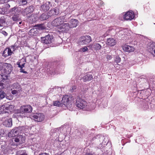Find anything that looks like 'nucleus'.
Returning a JSON list of instances; mask_svg holds the SVG:
<instances>
[{
    "label": "nucleus",
    "instance_id": "nucleus-22",
    "mask_svg": "<svg viewBox=\"0 0 155 155\" xmlns=\"http://www.w3.org/2000/svg\"><path fill=\"white\" fill-rule=\"evenodd\" d=\"M25 138L24 137L21 135H20L14 138V141L16 142H20V143H21L25 141Z\"/></svg>",
    "mask_w": 155,
    "mask_h": 155
},
{
    "label": "nucleus",
    "instance_id": "nucleus-33",
    "mask_svg": "<svg viewBox=\"0 0 155 155\" xmlns=\"http://www.w3.org/2000/svg\"><path fill=\"white\" fill-rule=\"evenodd\" d=\"M53 12L54 14L55 15H58L59 13V10L58 8H55L54 9H52Z\"/></svg>",
    "mask_w": 155,
    "mask_h": 155
},
{
    "label": "nucleus",
    "instance_id": "nucleus-28",
    "mask_svg": "<svg viewBox=\"0 0 155 155\" xmlns=\"http://www.w3.org/2000/svg\"><path fill=\"white\" fill-rule=\"evenodd\" d=\"M5 105L0 106V114L5 113Z\"/></svg>",
    "mask_w": 155,
    "mask_h": 155
},
{
    "label": "nucleus",
    "instance_id": "nucleus-21",
    "mask_svg": "<svg viewBox=\"0 0 155 155\" xmlns=\"http://www.w3.org/2000/svg\"><path fill=\"white\" fill-rule=\"evenodd\" d=\"M11 87V90L13 89H15L18 91H21V87L20 85L18 83H14L12 84Z\"/></svg>",
    "mask_w": 155,
    "mask_h": 155
},
{
    "label": "nucleus",
    "instance_id": "nucleus-48",
    "mask_svg": "<svg viewBox=\"0 0 155 155\" xmlns=\"http://www.w3.org/2000/svg\"><path fill=\"white\" fill-rule=\"evenodd\" d=\"M2 33L4 35H5V36L7 35H8L6 31H2Z\"/></svg>",
    "mask_w": 155,
    "mask_h": 155
},
{
    "label": "nucleus",
    "instance_id": "nucleus-9",
    "mask_svg": "<svg viewBox=\"0 0 155 155\" xmlns=\"http://www.w3.org/2000/svg\"><path fill=\"white\" fill-rule=\"evenodd\" d=\"M41 40L42 42L46 44H48L52 42L53 38L52 36L48 35L45 37H41Z\"/></svg>",
    "mask_w": 155,
    "mask_h": 155
},
{
    "label": "nucleus",
    "instance_id": "nucleus-47",
    "mask_svg": "<svg viewBox=\"0 0 155 155\" xmlns=\"http://www.w3.org/2000/svg\"><path fill=\"white\" fill-rule=\"evenodd\" d=\"M112 58L111 56L110 55H106V58L108 60H110Z\"/></svg>",
    "mask_w": 155,
    "mask_h": 155
},
{
    "label": "nucleus",
    "instance_id": "nucleus-20",
    "mask_svg": "<svg viewBox=\"0 0 155 155\" xmlns=\"http://www.w3.org/2000/svg\"><path fill=\"white\" fill-rule=\"evenodd\" d=\"M116 44V40L112 38H110L107 39V44L110 46H112Z\"/></svg>",
    "mask_w": 155,
    "mask_h": 155
},
{
    "label": "nucleus",
    "instance_id": "nucleus-35",
    "mask_svg": "<svg viewBox=\"0 0 155 155\" xmlns=\"http://www.w3.org/2000/svg\"><path fill=\"white\" fill-rule=\"evenodd\" d=\"M27 0H20L19 4L20 5H25L27 3Z\"/></svg>",
    "mask_w": 155,
    "mask_h": 155
},
{
    "label": "nucleus",
    "instance_id": "nucleus-24",
    "mask_svg": "<svg viewBox=\"0 0 155 155\" xmlns=\"http://www.w3.org/2000/svg\"><path fill=\"white\" fill-rule=\"evenodd\" d=\"M93 76L92 75L87 74L85 75L83 78V79L84 81H89L92 79Z\"/></svg>",
    "mask_w": 155,
    "mask_h": 155
},
{
    "label": "nucleus",
    "instance_id": "nucleus-6",
    "mask_svg": "<svg viewBox=\"0 0 155 155\" xmlns=\"http://www.w3.org/2000/svg\"><path fill=\"white\" fill-rule=\"evenodd\" d=\"M91 41V37L89 35L83 36L81 37L79 44L80 45H87Z\"/></svg>",
    "mask_w": 155,
    "mask_h": 155
},
{
    "label": "nucleus",
    "instance_id": "nucleus-8",
    "mask_svg": "<svg viewBox=\"0 0 155 155\" xmlns=\"http://www.w3.org/2000/svg\"><path fill=\"white\" fill-rule=\"evenodd\" d=\"M33 119L38 122H41L43 121L44 119V115L41 113H37L32 116Z\"/></svg>",
    "mask_w": 155,
    "mask_h": 155
},
{
    "label": "nucleus",
    "instance_id": "nucleus-50",
    "mask_svg": "<svg viewBox=\"0 0 155 155\" xmlns=\"http://www.w3.org/2000/svg\"><path fill=\"white\" fill-rule=\"evenodd\" d=\"M20 71L24 73H27V72L26 71H25L22 68L20 69Z\"/></svg>",
    "mask_w": 155,
    "mask_h": 155
},
{
    "label": "nucleus",
    "instance_id": "nucleus-34",
    "mask_svg": "<svg viewBox=\"0 0 155 155\" xmlns=\"http://www.w3.org/2000/svg\"><path fill=\"white\" fill-rule=\"evenodd\" d=\"M21 61L17 63V64L18 65V67L20 68H23L24 67L25 63H24L22 64L21 63V61Z\"/></svg>",
    "mask_w": 155,
    "mask_h": 155
},
{
    "label": "nucleus",
    "instance_id": "nucleus-45",
    "mask_svg": "<svg viewBox=\"0 0 155 155\" xmlns=\"http://www.w3.org/2000/svg\"><path fill=\"white\" fill-rule=\"evenodd\" d=\"M88 49L87 47H84L81 48V50L83 52H85L88 50Z\"/></svg>",
    "mask_w": 155,
    "mask_h": 155
},
{
    "label": "nucleus",
    "instance_id": "nucleus-3",
    "mask_svg": "<svg viewBox=\"0 0 155 155\" xmlns=\"http://www.w3.org/2000/svg\"><path fill=\"white\" fill-rule=\"evenodd\" d=\"M65 18V16L57 18L52 21L51 25L53 26H58L62 24L63 22L67 21V20Z\"/></svg>",
    "mask_w": 155,
    "mask_h": 155
},
{
    "label": "nucleus",
    "instance_id": "nucleus-17",
    "mask_svg": "<svg viewBox=\"0 0 155 155\" xmlns=\"http://www.w3.org/2000/svg\"><path fill=\"white\" fill-rule=\"evenodd\" d=\"M123 50L128 52H132L134 51L135 48L133 46L127 45H124L123 47Z\"/></svg>",
    "mask_w": 155,
    "mask_h": 155
},
{
    "label": "nucleus",
    "instance_id": "nucleus-51",
    "mask_svg": "<svg viewBox=\"0 0 155 155\" xmlns=\"http://www.w3.org/2000/svg\"><path fill=\"white\" fill-rule=\"evenodd\" d=\"M109 33V32L107 31L106 33L104 35V37H105L106 36H107L108 35Z\"/></svg>",
    "mask_w": 155,
    "mask_h": 155
},
{
    "label": "nucleus",
    "instance_id": "nucleus-38",
    "mask_svg": "<svg viewBox=\"0 0 155 155\" xmlns=\"http://www.w3.org/2000/svg\"><path fill=\"white\" fill-rule=\"evenodd\" d=\"M2 55L5 57L9 56L8 54V51H7V49H6L3 51Z\"/></svg>",
    "mask_w": 155,
    "mask_h": 155
},
{
    "label": "nucleus",
    "instance_id": "nucleus-15",
    "mask_svg": "<svg viewBox=\"0 0 155 155\" xmlns=\"http://www.w3.org/2000/svg\"><path fill=\"white\" fill-rule=\"evenodd\" d=\"M3 124L7 127H11L12 125V119L11 118L6 119L3 122Z\"/></svg>",
    "mask_w": 155,
    "mask_h": 155
},
{
    "label": "nucleus",
    "instance_id": "nucleus-31",
    "mask_svg": "<svg viewBox=\"0 0 155 155\" xmlns=\"http://www.w3.org/2000/svg\"><path fill=\"white\" fill-rule=\"evenodd\" d=\"M18 128L17 130H18V132L19 133H21L23 131L25 128L24 126H20L18 127H16Z\"/></svg>",
    "mask_w": 155,
    "mask_h": 155
},
{
    "label": "nucleus",
    "instance_id": "nucleus-5",
    "mask_svg": "<svg viewBox=\"0 0 155 155\" xmlns=\"http://www.w3.org/2000/svg\"><path fill=\"white\" fill-rule=\"evenodd\" d=\"M76 106L81 109L84 108L87 105L86 101L79 97L77 98L75 104Z\"/></svg>",
    "mask_w": 155,
    "mask_h": 155
},
{
    "label": "nucleus",
    "instance_id": "nucleus-55",
    "mask_svg": "<svg viewBox=\"0 0 155 155\" xmlns=\"http://www.w3.org/2000/svg\"><path fill=\"white\" fill-rule=\"evenodd\" d=\"M3 83L2 82L0 83V86H3Z\"/></svg>",
    "mask_w": 155,
    "mask_h": 155
},
{
    "label": "nucleus",
    "instance_id": "nucleus-19",
    "mask_svg": "<svg viewBox=\"0 0 155 155\" xmlns=\"http://www.w3.org/2000/svg\"><path fill=\"white\" fill-rule=\"evenodd\" d=\"M5 113H9L13 110L14 107L13 105L5 104Z\"/></svg>",
    "mask_w": 155,
    "mask_h": 155
},
{
    "label": "nucleus",
    "instance_id": "nucleus-13",
    "mask_svg": "<svg viewBox=\"0 0 155 155\" xmlns=\"http://www.w3.org/2000/svg\"><path fill=\"white\" fill-rule=\"evenodd\" d=\"M78 21L75 19H72L70 21L69 26L71 28H76L78 24Z\"/></svg>",
    "mask_w": 155,
    "mask_h": 155
},
{
    "label": "nucleus",
    "instance_id": "nucleus-40",
    "mask_svg": "<svg viewBox=\"0 0 155 155\" xmlns=\"http://www.w3.org/2000/svg\"><path fill=\"white\" fill-rule=\"evenodd\" d=\"M103 137H102V135H97L96 136L94 137L93 138V140H94L96 139H100L101 138H102Z\"/></svg>",
    "mask_w": 155,
    "mask_h": 155
},
{
    "label": "nucleus",
    "instance_id": "nucleus-32",
    "mask_svg": "<svg viewBox=\"0 0 155 155\" xmlns=\"http://www.w3.org/2000/svg\"><path fill=\"white\" fill-rule=\"evenodd\" d=\"M12 19L14 21H18L19 19V15H12Z\"/></svg>",
    "mask_w": 155,
    "mask_h": 155
},
{
    "label": "nucleus",
    "instance_id": "nucleus-23",
    "mask_svg": "<svg viewBox=\"0 0 155 155\" xmlns=\"http://www.w3.org/2000/svg\"><path fill=\"white\" fill-rule=\"evenodd\" d=\"M38 31L36 28H33L31 29L28 32V34L30 36L35 35Z\"/></svg>",
    "mask_w": 155,
    "mask_h": 155
},
{
    "label": "nucleus",
    "instance_id": "nucleus-44",
    "mask_svg": "<svg viewBox=\"0 0 155 155\" xmlns=\"http://www.w3.org/2000/svg\"><path fill=\"white\" fill-rule=\"evenodd\" d=\"M127 31L126 29H124L123 30H122L121 31H120L119 32L121 34H123L126 31Z\"/></svg>",
    "mask_w": 155,
    "mask_h": 155
},
{
    "label": "nucleus",
    "instance_id": "nucleus-7",
    "mask_svg": "<svg viewBox=\"0 0 155 155\" xmlns=\"http://www.w3.org/2000/svg\"><path fill=\"white\" fill-rule=\"evenodd\" d=\"M32 110V107L30 105H24L20 108V111L22 114L31 112Z\"/></svg>",
    "mask_w": 155,
    "mask_h": 155
},
{
    "label": "nucleus",
    "instance_id": "nucleus-29",
    "mask_svg": "<svg viewBox=\"0 0 155 155\" xmlns=\"http://www.w3.org/2000/svg\"><path fill=\"white\" fill-rule=\"evenodd\" d=\"M53 105L54 106L59 107L61 106L62 103L59 101H53Z\"/></svg>",
    "mask_w": 155,
    "mask_h": 155
},
{
    "label": "nucleus",
    "instance_id": "nucleus-42",
    "mask_svg": "<svg viewBox=\"0 0 155 155\" xmlns=\"http://www.w3.org/2000/svg\"><path fill=\"white\" fill-rule=\"evenodd\" d=\"M5 13V10L4 8H0V14H4Z\"/></svg>",
    "mask_w": 155,
    "mask_h": 155
},
{
    "label": "nucleus",
    "instance_id": "nucleus-46",
    "mask_svg": "<svg viewBox=\"0 0 155 155\" xmlns=\"http://www.w3.org/2000/svg\"><path fill=\"white\" fill-rule=\"evenodd\" d=\"M19 26L21 28L22 27L21 26H23L24 24V23L22 21H20L18 23Z\"/></svg>",
    "mask_w": 155,
    "mask_h": 155
},
{
    "label": "nucleus",
    "instance_id": "nucleus-14",
    "mask_svg": "<svg viewBox=\"0 0 155 155\" xmlns=\"http://www.w3.org/2000/svg\"><path fill=\"white\" fill-rule=\"evenodd\" d=\"M148 51L155 57V43H152L148 47Z\"/></svg>",
    "mask_w": 155,
    "mask_h": 155
},
{
    "label": "nucleus",
    "instance_id": "nucleus-11",
    "mask_svg": "<svg viewBox=\"0 0 155 155\" xmlns=\"http://www.w3.org/2000/svg\"><path fill=\"white\" fill-rule=\"evenodd\" d=\"M71 28L69 25V24L68 23H64L59 27V29L62 31L64 32H67Z\"/></svg>",
    "mask_w": 155,
    "mask_h": 155
},
{
    "label": "nucleus",
    "instance_id": "nucleus-52",
    "mask_svg": "<svg viewBox=\"0 0 155 155\" xmlns=\"http://www.w3.org/2000/svg\"><path fill=\"white\" fill-rule=\"evenodd\" d=\"M76 86H74V87H72V88L71 90V91H73L76 89Z\"/></svg>",
    "mask_w": 155,
    "mask_h": 155
},
{
    "label": "nucleus",
    "instance_id": "nucleus-43",
    "mask_svg": "<svg viewBox=\"0 0 155 155\" xmlns=\"http://www.w3.org/2000/svg\"><path fill=\"white\" fill-rule=\"evenodd\" d=\"M6 49L8 51V55H11L12 53L11 50L10 48H6Z\"/></svg>",
    "mask_w": 155,
    "mask_h": 155
},
{
    "label": "nucleus",
    "instance_id": "nucleus-16",
    "mask_svg": "<svg viewBox=\"0 0 155 155\" xmlns=\"http://www.w3.org/2000/svg\"><path fill=\"white\" fill-rule=\"evenodd\" d=\"M50 3V2H48L44 4L41 7V10L43 12H46L50 8L49 5Z\"/></svg>",
    "mask_w": 155,
    "mask_h": 155
},
{
    "label": "nucleus",
    "instance_id": "nucleus-27",
    "mask_svg": "<svg viewBox=\"0 0 155 155\" xmlns=\"http://www.w3.org/2000/svg\"><path fill=\"white\" fill-rule=\"evenodd\" d=\"M48 18L47 14L43 13L39 17V18L41 21H44Z\"/></svg>",
    "mask_w": 155,
    "mask_h": 155
},
{
    "label": "nucleus",
    "instance_id": "nucleus-36",
    "mask_svg": "<svg viewBox=\"0 0 155 155\" xmlns=\"http://www.w3.org/2000/svg\"><path fill=\"white\" fill-rule=\"evenodd\" d=\"M54 14V12L52 10V9H51L48 13L47 14L48 16V18L52 16Z\"/></svg>",
    "mask_w": 155,
    "mask_h": 155
},
{
    "label": "nucleus",
    "instance_id": "nucleus-49",
    "mask_svg": "<svg viewBox=\"0 0 155 155\" xmlns=\"http://www.w3.org/2000/svg\"><path fill=\"white\" fill-rule=\"evenodd\" d=\"M38 155H49L48 153H43L41 154H39Z\"/></svg>",
    "mask_w": 155,
    "mask_h": 155
},
{
    "label": "nucleus",
    "instance_id": "nucleus-41",
    "mask_svg": "<svg viewBox=\"0 0 155 155\" xmlns=\"http://www.w3.org/2000/svg\"><path fill=\"white\" fill-rule=\"evenodd\" d=\"M115 61L117 63H118L120 62L121 59L119 56H117L115 58Z\"/></svg>",
    "mask_w": 155,
    "mask_h": 155
},
{
    "label": "nucleus",
    "instance_id": "nucleus-12",
    "mask_svg": "<svg viewBox=\"0 0 155 155\" xmlns=\"http://www.w3.org/2000/svg\"><path fill=\"white\" fill-rule=\"evenodd\" d=\"M20 10L17 7H14L9 10V12L10 15H19Z\"/></svg>",
    "mask_w": 155,
    "mask_h": 155
},
{
    "label": "nucleus",
    "instance_id": "nucleus-4",
    "mask_svg": "<svg viewBox=\"0 0 155 155\" xmlns=\"http://www.w3.org/2000/svg\"><path fill=\"white\" fill-rule=\"evenodd\" d=\"M71 98L67 95L64 96L61 101L62 104H63L68 108L70 107L71 106Z\"/></svg>",
    "mask_w": 155,
    "mask_h": 155
},
{
    "label": "nucleus",
    "instance_id": "nucleus-37",
    "mask_svg": "<svg viewBox=\"0 0 155 155\" xmlns=\"http://www.w3.org/2000/svg\"><path fill=\"white\" fill-rule=\"evenodd\" d=\"M12 92H11L12 94H14V95L17 94L18 93L20 92L21 91H18V90H15V89H13V90H12Z\"/></svg>",
    "mask_w": 155,
    "mask_h": 155
},
{
    "label": "nucleus",
    "instance_id": "nucleus-18",
    "mask_svg": "<svg viewBox=\"0 0 155 155\" xmlns=\"http://www.w3.org/2000/svg\"><path fill=\"white\" fill-rule=\"evenodd\" d=\"M89 47L91 48L92 50L97 51L101 49V46L99 43H94L92 45H90Z\"/></svg>",
    "mask_w": 155,
    "mask_h": 155
},
{
    "label": "nucleus",
    "instance_id": "nucleus-25",
    "mask_svg": "<svg viewBox=\"0 0 155 155\" xmlns=\"http://www.w3.org/2000/svg\"><path fill=\"white\" fill-rule=\"evenodd\" d=\"M17 129L18 128L16 127L12 130L10 133L12 134V136L13 137L16 136L18 135L19 134Z\"/></svg>",
    "mask_w": 155,
    "mask_h": 155
},
{
    "label": "nucleus",
    "instance_id": "nucleus-39",
    "mask_svg": "<svg viewBox=\"0 0 155 155\" xmlns=\"http://www.w3.org/2000/svg\"><path fill=\"white\" fill-rule=\"evenodd\" d=\"M6 78H7L6 75L0 74V81H3V80L5 79Z\"/></svg>",
    "mask_w": 155,
    "mask_h": 155
},
{
    "label": "nucleus",
    "instance_id": "nucleus-10",
    "mask_svg": "<svg viewBox=\"0 0 155 155\" xmlns=\"http://www.w3.org/2000/svg\"><path fill=\"white\" fill-rule=\"evenodd\" d=\"M134 17V14L133 12L128 11L124 14V18L126 20H130L133 19Z\"/></svg>",
    "mask_w": 155,
    "mask_h": 155
},
{
    "label": "nucleus",
    "instance_id": "nucleus-26",
    "mask_svg": "<svg viewBox=\"0 0 155 155\" xmlns=\"http://www.w3.org/2000/svg\"><path fill=\"white\" fill-rule=\"evenodd\" d=\"M5 16H2L0 19V26L3 27L5 25L6 21Z\"/></svg>",
    "mask_w": 155,
    "mask_h": 155
},
{
    "label": "nucleus",
    "instance_id": "nucleus-53",
    "mask_svg": "<svg viewBox=\"0 0 155 155\" xmlns=\"http://www.w3.org/2000/svg\"><path fill=\"white\" fill-rule=\"evenodd\" d=\"M20 155H27V154L25 153L21 154Z\"/></svg>",
    "mask_w": 155,
    "mask_h": 155
},
{
    "label": "nucleus",
    "instance_id": "nucleus-54",
    "mask_svg": "<svg viewBox=\"0 0 155 155\" xmlns=\"http://www.w3.org/2000/svg\"><path fill=\"white\" fill-rule=\"evenodd\" d=\"M7 65H8V67H9L10 68H12V65L11 64H7Z\"/></svg>",
    "mask_w": 155,
    "mask_h": 155
},
{
    "label": "nucleus",
    "instance_id": "nucleus-30",
    "mask_svg": "<svg viewBox=\"0 0 155 155\" xmlns=\"http://www.w3.org/2000/svg\"><path fill=\"white\" fill-rule=\"evenodd\" d=\"M6 96V93L2 91H0V99H2Z\"/></svg>",
    "mask_w": 155,
    "mask_h": 155
},
{
    "label": "nucleus",
    "instance_id": "nucleus-1",
    "mask_svg": "<svg viewBox=\"0 0 155 155\" xmlns=\"http://www.w3.org/2000/svg\"><path fill=\"white\" fill-rule=\"evenodd\" d=\"M47 71L51 74H58V68L56 62L51 63L49 64L47 67Z\"/></svg>",
    "mask_w": 155,
    "mask_h": 155
},
{
    "label": "nucleus",
    "instance_id": "nucleus-2",
    "mask_svg": "<svg viewBox=\"0 0 155 155\" xmlns=\"http://www.w3.org/2000/svg\"><path fill=\"white\" fill-rule=\"evenodd\" d=\"M34 10V8L32 5H31L25 9H22L21 13L24 16H26L27 18L30 17L29 15L32 13Z\"/></svg>",
    "mask_w": 155,
    "mask_h": 155
},
{
    "label": "nucleus",
    "instance_id": "nucleus-56",
    "mask_svg": "<svg viewBox=\"0 0 155 155\" xmlns=\"http://www.w3.org/2000/svg\"><path fill=\"white\" fill-rule=\"evenodd\" d=\"M10 0H5V2H9V1H10Z\"/></svg>",
    "mask_w": 155,
    "mask_h": 155
}]
</instances>
